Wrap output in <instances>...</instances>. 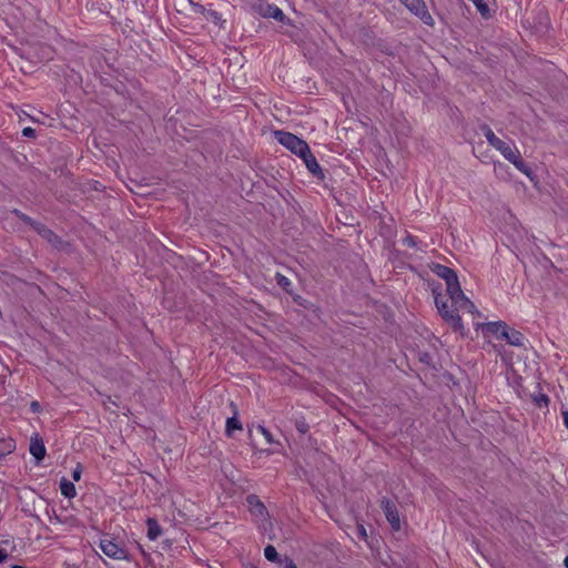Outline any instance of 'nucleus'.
I'll return each instance as SVG.
<instances>
[{"instance_id": "obj_1", "label": "nucleus", "mask_w": 568, "mask_h": 568, "mask_svg": "<svg viewBox=\"0 0 568 568\" xmlns=\"http://www.w3.org/2000/svg\"><path fill=\"white\" fill-rule=\"evenodd\" d=\"M433 272L446 283V292L452 301L454 310H449L447 302L440 298V295H435V304L444 321L452 326L455 332L464 335V324L458 312L474 313L476 311L475 304L464 294L456 272L442 264H436Z\"/></svg>"}, {"instance_id": "obj_2", "label": "nucleus", "mask_w": 568, "mask_h": 568, "mask_svg": "<svg viewBox=\"0 0 568 568\" xmlns=\"http://www.w3.org/2000/svg\"><path fill=\"white\" fill-rule=\"evenodd\" d=\"M501 155L508 160L514 166L527 176H530V168L523 161L520 152L517 148L511 146L509 143L500 140L498 144L494 146Z\"/></svg>"}, {"instance_id": "obj_3", "label": "nucleus", "mask_w": 568, "mask_h": 568, "mask_svg": "<svg viewBox=\"0 0 568 568\" xmlns=\"http://www.w3.org/2000/svg\"><path fill=\"white\" fill-rule=\"evenodd\" d=\"M274 134L277 142L292 153L297 156H301L303 153L305 154V150L308 148V144L304 140L286 131H275Z\"/></svg>"}, {"instance_id": "obj_4", "label": "nucleus", "mask_w": 568, "mask_h": 568, "mask_svg": "<svg viewBox=\"0 0 568 568\" xmlns=\"http://www.w3.org/2000/svg\"><path fill=\"white\" fill-rule=\"evenodd\" d=\"M100 549L104 555L108 557L115 559V560H128V552L126 550L118 545L114 540L109 538H102L99 544Z\"/></svg>"}, {"instance_id": "obj_5", "label": "nucleus", "mask_w": 568, "mask_h": 568, "mask_svg": "<svg viewBox=\"0 0 568 568\" xmlns=\"http://www.w3.org/2000/svg\"><path fill=\"white\" fill-rule=\"evenodd\" d=\"M381 507L392 528L398 531L400 529V518L396 505L392 500L383 498L381 500Z\"/></svg>"}, {"instance_id": "obj_6", "label": "nucleus", "mask_w": 568, "mask_h": 568, "mask_svg": "<svg viewBox=\"0 0 568 568\" xmlns=\"http://www.w3.org/2000/svg\"><path fill=\"white\" fill-rule=\"evenodd\" d=\"M406 8L419 17L426 24H432L433 18L428 13L426 4L423 0H400Z\"/></svg>"}, {"instance_id": "obj_7", "label": "nucleus", "mask_w": 568, "mask_h": 568, "mask_svg": "<svg viewBox=\"0 0 568 568\" xmlns=\"http://www.w3.org/2000/svg\"><path fill=\"white\" fill-rule=\"evenodd\" d=\"M300 158L302 159L303 163L305 164L308 172L313 176L321 179V180L325 179V174H324L321 165L318 164L316 158L313 155L310 146L305 150V154L303 153Z\"/></svg>"}, {"instance_id": "obj_8", "label": "nucleus", "mask_w": 568, "mask_h": 568, "mask_svg": "<svg viewBox=\"0 0 568 568\" xmlns=\"http://www.w3.org/2000/svg\"><path fill=\"white\" fill-rule=\"evenodd\" d=\"M261 14L264 18H273L276 21L283 23L286 21V16L284 14L283 10L275 4L267 3L264 7H262Z\"/></svg>"}, {"instance_id": "obj_9", "label": "nucleus", "mask_w": 568, "mask_h": 568, "mask_svg": "<svg viewBox=\"0 0 568 568\" xmlns=\"http://www.w3.org/2000/svg\"><path fill=\"white\" fill-rule=\"evenodd\" d=\"M30 454L36 458L37 463H40L45 456V446L41 438L38 436L32 437L29 447Z\"/></svg>"}, {"instance_id": "obj_10", "label": "nucleus", "mask_w": 568, "mask_h": 568, "mask_svg": "<svg viewBox=\"0 0 568 568\" xmlns=\"http://www.w3.org/2000/svg\"><path fill=\"white\" fill-rule=\"evenodd\" d=\"M507 327L508 326L504 322H490L484 326V332L501 339V337L506 334Z\"/></svg>"}, {"instance_id": "obj_11", "label": "nucleus", "mask_w": 568, "mask_h": 568, "mask_svg": "<svg viewBox=\"0 0 568 568\" xmlns=\"http://www.w3.org/2000/svg\"><path fill=\"white\" fill-rule=\"evenodd\" d=\"M501 339H506L507 343L513 346H521L524 344V335L516 329H510L509 327H507L506 334Z\"/></svg>"}, {"instance_id": "obj_12", "label": "nucleus", "mask_w": 568, "mask_h": 568, "mask_svg": "<svg viewBox=\"0 0 568 568\" xmlns=\"http://www.w3.org/2000/svg\"><path fill=\"white\" fill-rule=\"evenodd\" d=\"M60 491L65 498H74L77 496V488L72 481L67 478L60 480Z\"/></svg>"}, {"instance_id": "obj_13", "label": "nucleus", "mask_w": 568, "mask_h": 568, "mask_svg": "<svg viewBox=\"0 0 568 568\" xmlns=\"http://www.w3.org/2000/svg\"><path fill=\"white\" fill-rule=\"evenodd\" d=\"M34 230L38 232L40 236L45 239L48 242L55 245L59 242L58 236L45 225L43 224H34Z\"/></svg>"}, {"instance_id": "obj_14", "label": "nucleus", "mask_w": 568, "mask_h": 568, "mask_svg": "<svg viewBox=\"0 0 568 568\" xmlns=\"http://www.w3.org/2000/svg\"><path fill=\"white\" fill-rule=\"evenodd\" d=\"M146 526H148V537L150 540H156L161 534H162V528L160 527L159 523L156 521V519L154 518H149L146 520Z\"/></svg>"}, {"instance_id": "obj_15", "label": "nucleus", "mask_w": 568, "mask_h": 568, "mask_svg": "<svg viewBox=\"0 0 568 568\" xmlns=\"http://www.w3.org/2000/svg\"><path fill=\"white\" fill-rule=\"evenodd\" d=\"M16 449V442L12 438L0 439V459L8 456Z\"/></svg>"}, {"instance_id": "obj_16", "label": "nucleus", "mask_w": 568, "mask_h": 568, "mask_svg": "<svg viewBox=\"0 0 568 568\" xmlns=\"http://www.w3.org/2000/svg\"><path fill=\"white\" fill-rule=\"evenodd\" d=\"M247 503L252 507V511H254L255 514L262 516L266 511L264 504L255 495L247 496Z\"/></svg>"}, {"instance_id": "obj_17", "label": "nucleus", "mask_w": 568, "mask_h": 568, "mask_svg": "<svg viewBox=\"0 0 568 568\" xmlns=\"http://www.w3.org/2000/svg\"><path fill=\"white\" fill-rule=\"evenodd\" d=\"M240 429H242V424L239 420V418L236 417V410H235L234 415L226 419L225 432L229 436H231L234 430H240Z\"/></svg>"}, {"instance_id": "obj_18", "label": "nucleus", "mask_w": 568, "mask_h": 568, "mask_svg": "<svg viewBox=\"0 0 568 568\" xmlns=\"http://www.w3.org/2000/svg\"><path fill=\"white\" fill-rule=\"evenodd\" d=\"M481 131L487 140V142L489 143L490 146H495L496 144H498V142L501 140L499 139L498 136H496V134L494 133V131L488 126V125H483L481 126Z\"/></svg>"}, {"instance_id": "obj_19", "label": "nucleus", "mask_w": 568, "mask_h": 568, "mask_svg": "<svg viewBox=\"0 0 568 568\" xmlns=\"http://www.w3.org/2000/svg\"><path fill=\"white\" fill-rule=\"evenodd\" d=\"M474 3L478 12L483 16V18L487 19L490 17V10L488 8V4L485 2V0H469Z\"/></svg>"}, {"instance_id": "obj_20", "label": "nucleus", "mask_w": 568, "mask_h": 568, "mask_svg": "<svg viewBox=\"0 0 568 568\" xmlns=\"http://www.w3.org/2000/svg\"><path fill=\"white\" fill-rule=\"evenodd\" d=\"M264 556L270 561H280L278 554H277L275 547L272 545H267L264 548Z\"/></svg>"}, {"instance_id": "obj_21", "label": "nucleus", "mask_w": 568, "mask_h": 568, "mask_svg": "<svg viewBox=\"0 0 568 568\" xmlns=\"http://www.w3.org/2000/svg\"><path fill=\"white\" fill-rule=\"evenodd\" d=\"M257 430L264 436L265 440L268 444H274L275 443L274 437L271 434V432L268 429H266L263 425H258L257 426Z\"/></svg>"}, {"instance_id": "obj_22", "label": "nucleus", "mask_w": 568, "mask_h": 568, "mask_svg": "<svg viewBox=\"0 0 568 568\" xmlns=\"http://www.w3.org/2000/svg\"><path fill=\"white\" fill-rule=\"evenodd\" d=\"M14 214L24 223L31 225L34 229V224H40L39 222L33 221L30 216L26 215L24 213H21L18 210H14Z\"/></svg>"}, {"instance_id": "obj_23", "label": "nucleus", "mask_w": 568, "mask_h": 568, "mask_svg": "<svg viewBox=\"0 0 568 568\" xmlns=\"http://www.w3.org/2000/svg\"><path fill=\"white\" fill-rule=\"evenodd\" d=\"M536 403L538 406H545L547 407L549 404V397L545 394H540L538 397H536Z\"/></svg>"}, {"instance_id": "obj_24", "label": "nucleus", "mask_w": 568, "mask_h": 568, "mask_svg": "<svg viewBox=\"0 0 568 568\" xmlns=\"http://www.w3.org/2000/svg\"><path fill=\"white\" fill-rule=\"evenodd\" d=\"M277 284L281 287L286 288L288 285H291V281L284 275L277 274Z\"/></svg>"}, {"instance_id": "obj_25", "label": "nucleus", "mask_w": 568, "mask_h": 568, "mask_svg": "<svg viewBox=\"0 0 568 568\" xmlns=\"http://www.w3.org/2000/svg\"><path fill=\"white\" fill-rule=\"evenodd\" d=\"M81 475H82V467L81 465H78L73 471H72V478L74 481H79L81 479Z\"/></svg>"}, {"instance_id": "obj_26", "label": "nucleus", "mask_w": 568, "mask_h": 568, "mask_svg": "<svg viewBox=\"0 0 568 568\" xmlns=\"http://www.w3.org/2000/svg\"><path fill=\"white\" fill-rule=\"evenodd\" d=\"M22 135L26 138H36V130L31 126H27L22 130Z\"/></svg>"}, {"instance_id": "obj_27", "label": "nucleus", "mask_w": 568, "mask_h": 568, "mask_svg": "<svg viewBox=\"0 0 568 568\" xmlns=\"http://www.w3.org/2000/svg\"><path fill=\"white\" fill-rule=\"evenodd\" d=\"M283 568H296V565L292 559L285 558Z\"/></svg>"}, {"instance_id": "obj_28", "label": "nucleus", "mask_w": 568, "mask_h": 568, "mask_svg": "<svg viewBox=\"0 0 568 568\" xmlns=\"http://www.w3.org/2000/svg\"><path fill=\"white\" fill-rule=\"evenodd\" d=\"M8 551L3 548H0V564L7 560L8 558Z\"/></svg>"}, {"instance_id": "obj_29", "label": "nucleus", "mask_w": 568, "mask_h": 568, "mask_svg": "<svg viewBox=\"0 0 568 568\" xmlns=\"http://www.w3.org/2000/svg\"><path fill=\"white\" fill-rule=\"evenodd\" d=\"M296 428H297V429H298V432H301V433H306V432H307L308 426H307L304 422H302V423H298V424L296 425Z\"/></svg>"}, {"instance_id": "obj_30", "label": "nucleus", "mask_w": 568, "mask_h": 568, "mask_svg": "<svg viewBox=\"0 0 568 568\" xmlns=\"http://www.w3.org/2000/svg\"><path fill=\"white\" fill-rule=\"evenodd\" d=\"M404 242L408 245V246H415L416 242H415V237H413L412 235H408Z\"/></svg>"}, {"instance_id": "obj_31", "label": "nucleus", "mask_w": 568, "mask_h": 568, "mask_svg": "<svg viewBox=\"0 0 568 568\" xmlns=\"http://www.w3.org/2000/svg\"><path fill=\"white\" fill-rule=\"evenodd\" d=\"M561 416H562L564 425L568 429V410H562Z\"/></svg>"}, {"instance_id": "obj_32", "label": "nucleus", "mask_w": 568, "mask_h": 568, "mask_svg": "<svg viewBox=\"0 0 568 568\" xmlns=\"http://www.w3.org/2000/svg\"><path fill=\"white\" fill-rule=\"evenodd\" d=\"M30 407H31V410H32V412H39V409H40V404H39L38 402H32V403H31V405H30Z\"/></svg>"}, {"instance_id": "obj_33", "label": "nucleus", "mask_w": 568, "mask_h": 568, "mask_svg": "<svg viewBox=\"0 0 568 568\" xmlns=\"http://www.w3.org/2000/svg\"><path fill=\"white\" fill-rule=\"evenodd\" d=\"M358 534L361 537L365 538L366 537V530L363 526H359L358 528Z\"/></svg>"}, {"instance_id": "obj_34", "label": "nucleus", "mask_w": 568, "mask_h": 568, "mask_svg": "<svg viewBox=\"0 0 568 568\" xmlns=\"http://www.w3.org/2000/svg\"><path fill=\"white\" fill-rule=\"evenodd\" d=\"M53 520H54V521H57V523H59V524H64V523H67V521H68V519H61L59 516H55V517L53 518Z\"/></svg>"}, {"instance_id": "obj_35", "label": "nucleus", "mask_w": 568, "mask_h": 568, "mask_svg": "<svg viewBox=\"0 0 568 568\" xmlns=\"http://www.w3.org/2000/svg\"><path fill=\"white\" fill-rule=\"evenodd\" d=\"M10 568H24V567L20 566V565H12Z\"/></svg>"}, {"instance_id": "obj_36", "label": "nucleus", "mask_w": 568, "mask_h": 568, "mask_svg": "<svg viewBox=\"0 0 568 568\" xmlns=\"http://www.w3.org/2000/svg\"><path fill=\"white\" fill-rule=\"evenodd\" d=\"M565 566L568 568V556L565 558Z\"/></svg>"}]
</instances>
